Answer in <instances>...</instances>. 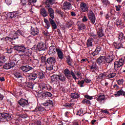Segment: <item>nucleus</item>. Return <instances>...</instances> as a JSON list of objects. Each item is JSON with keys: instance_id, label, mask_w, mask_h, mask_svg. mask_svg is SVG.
Wrapping results in <instances>:
<instances>
[{"instance_id": "1", "label": "nucleus", "mask_w": 125, "mask_h": 125, "mask_svg": "<svg viewBox=\"0 0 125 125\" xmlns=\"http://www.w3.org/2000/svg\"><path fill=\"white\" fill-rule=\"evenodd\" d=\"M39 87L41 91H44V92L39 93L38 94V97L41 99H46V97H51L52 96V94L50 92H47L46 91H49L51 90L52 87L48 84H46L44 83H40L39 85Z\"/></svg>"}, {"instance_id": "2", "label": "nucleus", "mask_w": 125, "mask_h": 125, "mask_svg": "<svg viewBox=\"0 0 125 125\" xmlns=\"http://www.w3.org/2000/svg\"><path fill=\"white\" fill-rule=\"evenodd\" d=\"M63 74L65 77H66V78H67V79H68V80L70 78H72V77L73 79L75 80V81L78 80V79L77 78V76H76V74H75V73L73 72V71H70V70H69V69L68 68H66L64 70Z\"/></svg>"}, {"instance_id": "3", "label": "nucleus", "mask_w": 125, "mask_h": 125, "mask_svg": "<svg viewBox=\"0 0 125 125\" xmlns=\"http://www.w3.org/2000/svg\"><path fill=\"white\" fill-rule=\"evenodd\" d=\"M125 64V57H122L120 59L119 61H116L114 62V69L116 71H119L124 64Z\"/></svg>"}, {"instance_id": "4", "label": "nucleus", "mask_w": 125, "mask_h": 125, "mask_svg": "<svg viewBox=\"0 0 125 125\" xmlns=\"http://www.w3.org/2000/svg\"><path fill=\"white\" fill-rule=\"evenodd\" d=\"M87 15L89 20H90V23H91V24H93V25H95V26H96V17H95V14H94L93 11H92V10H89Z\"/></svg>"}, {"instance_id": "5", "label": "nucleus", "mask_w": 125, "mask_h": 125, "mask_svg": "<svg viewBox=\"0 0 125 125\" xmlns=\"http://www.w3.org/2000/svg\"><path fill=\"white\" fill-rule=\"evenodd\" d=\"M32 49L33 50H39V51H42V50H45L46 49V45L42 42L38 43L37 45H34Z\"/></svg>"}, {"instance_id": "6", "label": "nucleus", "mask_w": 125, "mask_h": 125, "mask_svg": "<svg viewBox=\"0 0 125 125\" xmlns=\"http://www.w3.org/2000/svg\"><path fill=\"white\" fill-rule=\"evenodd\" d=\"M26 48V47L23 45H21L19 46H16L15 48V50H16V53L19 54L21 57H22L24 52H25Z\"/></svg>"}, {"instance_id": "7", "label": "nucleus", "mask_w": 125, "mask_h": 125, "mask_svg": "<svg viewBox=\"0 0 125 125\" xmlns=\"http://www.w3.org/2000/svg\"><path fill=\"white\" fill-rule=\"evenodd\" d=\"M11 114L8 113H0V120H2V119H5L6 121L8 122L11 119Z\"/></svg>"}, {"instance_id": "8", "label": "nucleus", "mask_w": 125, "mask_h": 125, "mask_svg": "<svg viewBox=\"0 0 125 125\" xmlns=\"http://www.w3.org/2000/svg\"><path fill=\"white\" fill-rule=\"evenodd\" d=\"M22 6L25 5H32L37 2V0H21Z\"/></svg>"}, {"instance_id": "9", "label": "nucleus", "mask_w": 125, "mask_h": 125, "mask_svg": "<svg viewBox=\"0 0 125 125\" xmlns=\"http://www.w3.org/2000/svg\"><path fill=\"white\" fill-rule=\"evenodd\" d=\"M18 104L23 108L29 106V102L28 100L22 98L19 101Z\"/></svg>"}, {"instance_id": "10", "label": "nucleus", "mask_w": 125, "mask_h": 125, "mask_svg": "<svg viewBox=\"0 0 125 125\" xmlns=\"http://www.w3.org/2000/svg\"><path fill=\"white\" fill-rule=\"evenodd\" d=\"M80 9L82 12H87L88 11V5L85 2L80 3Z\"/></svg>"}, {"instance_id": "11", "label": "nucleus", "mask_w": 125, "mask_h": 125, "mask_svg": "<svg viewBox=\"0 0 125 125\" xmlns=\"http://www.w3.org/2000/svg\"><path fill=\"white\" fill-rule=\"evenodd\" d=\"M15 66V62H9L8 63H6L3 66L4 70H9L11 68H13Z\"/></svg>"}, {"instance_id": "12", "label": "nucleus", "mask_w": 125, "mask_h": 125, "mask_svg": "<svg viewBox=\"0 0 125 125\" xmlns=\"http://www.w3.org/2000/svg\"><path fill=\"white\" fill-rule=\"evenodd\" d=\"M32 50L26 48L23 53V54L21 56V58H27V57H30V56H32Z\"/></svg>"}, {"instance_id": "13", "label": "nucleus", "mask_w": 125, "mask_h": 125, "mask_svg": "<svg viewBox=\"0 0 125 125\" xmlns=\"http://www.w3.org/2000/svg\"><path fill=\"white\" fill-rule=\"evenodd\" d=\"M39 34H40V30L39 29L31 26L30 28V35L32 36H38Z\"/></svg>"}, {"instance_id": "14", "label": "nucleus", "mask_w": 125, "mask_h": 125, "mask_svg": "<svg viewBox=\"0 0 125 125\" xmlns=\"http://www.w3.org/2000/svg\"><path fill=\"white\" fill-rule=\"evenodd\" d=\"M50 82L52 83H59V75L54 74L51 76Z\"/></svg>"}, {"instance_id": "15", "label": "nucleus", "mask_w": 125, "mask_h": 125, "mask_svg": "<svg viewBox=\"0 0 125 125\" xmlns=\"http://www.w3.org/2000/svg\"><path fill=\"white\" fill-rule=\"evenodd\" d=\"M46 62L48 64L54 65L56 63V59L53 57H50L47 59Z\"/></svg>"}, {"instance_id": "16", "label": "nucleus", "mask_w": 125, "mask_h": 125, "mask_svg": "<svg viewBox=\"0 0 125 125\" xmlns=\"http://www.w3.org/2000/svg\"><path fill=\"white\" fill-rule=\"evenodd\" d=\"M87 48H91L93 47V39L92 38H89L86 42Z\"/></svg>"}, {"instance_id": "17", "label": "nucleus", "mask_w": 125, "mask_h": 125, "mask_svg": "<svg viewBox=\"0 0 125 125\" xmlns=\"http://www.w3.org/2000/svg\"><path fill=\"white\" fill-rule=\"evenodd\" d=\"M57 48H56V47L55 46L52 45V46H50L49 48V54L54 55V54H56V52H57Z\"/></svg>"}, {"instance_id": "18", "label": "nucleus", "mask_w": 125, "mask_h": 125, "mask_svg": "<svg viewBox=\"0 0 125 125\" xmlns=\"http://www.w3.org/2000/svg\"><path fill=\"white\" fill-rule=\"evenodd\" d=\"M18 14V12H8L6 14L7 17L8 18H10L12 19V18H15L17 15Z\"/></svg>"}, {"instance_id": "19", "label": "nucleus", "mask_w": 125, "mask_h": 125, "mask_svg": "<svg viewBox=\"0 0 125 125\" xmlns=\"http://www.w3.org/2000/svg\"><path fill=\"white\" fill-rule=\"evenodd\" d=\"M77 25L78 26V29L79 30V31L84 30V29H85L86 28L85 25L84 24V23L81 21H77Z\"/></svg>"}, {"instance_id": "20", "label": "nucleus", "mask_w": 125, "mask_h": 125, "mask_svg": "<svg viewBox=\"0 0 125 125\" xmlns=\"http://www.w3.org/2000/svg\"><path fill=\"white\" fill-rule=\"evenodd\" d=\"M48 14L49 16L51 18V19H54V10L51 7H49L48 8Z\"/></svg>"}, {"instance_id": "21", "label": "nucleus", "mask_w": 125, "mask_h": 125, "mask_svg": "<svg viewBox=\"0 0 125 125\" xmlns=\"http://www.w3.org/2000/svg\"><path fill=\"white\" fill-rule=\"evenodd\" d=\"M49 21L50 24H51L52 26V30H56V29H57V25H56V23L54 22V20H53V19L49 18Z\"/></svg>"}, {"instance_id": "22", "label": "nucleus", "mask_w": 125, "mask_h": 125, "mask_svg": "<svg viewBox=\"0 0 125 125\" xmlns=\"http://www.w3.org/2000/svg\"><path fill=\"white\" fill-rule=\"evenodd\" d=\"M63 6L64 9H68V10H69V9L72 8V4H71L69 2L65 1L63 3Z\"/></svg>"}, {"instance_id": "23", "label": "nucleus", "mask_w": 125, "mask_h": 125, "mask_svg": "<svg viewBox=\"0 0 125 125\" xmlns=\"http://www.w3.org/2000/svg\"><path fill=\"white\" fill-rule=\"evenodd\" d=\"M37 72H33L31 74H29L28 76V79L30 81H35L37 79Z\"/></svg>"}, {"instance_id": "24", "label": "nucleus", "mask_w": 125, "mask_h": 125, "mask_svg": "<svg viewBox=\"0 0 125 125\" xmlns=\"http://www.w3.org/2000/svg\"><path fill=\"white\" fill-rule=\"evenodd\" d=\"M57 53L58 57H59V59L62 60L63 58H64V55L63 54V52L61 50V49L59 48H57Z\"/></svg>"}, {"instance_id": "25", "label": "nucleus", "mask_w": 125, "mask_h": 125, "mask_svg": "<svg viewBox=\"0 0 125 125\" xmlns=\"http://www.w3.org/2000/svg\"><path fill=\"white\" fill-rule=\"evenodd\" d=\"M114 56H110L108 55L107 57L105 58V62L106 63H108V64H110V63H112L113 62V60H114V57H113Z\"/></svg>"}, {"instance_id": "26", "label": "nucleus", "mask_w": 125, "mask_h": 125, "mask_svg": "<svg viewBox=\"0 0 125 125\" xmlns=\"http://www.w3.org/2000/svg\"><path fill=\"white\" fill-rule=\"evenodd\" d=\"M21 35H22V31H21L20 30H17L15 33V35L12 38V40L13 41V40H16V39H18V36H21Z\"/></svg>"}, {"instance_id": "27", "label": "nucleus", "mask_w": 125, "mask_h": 125, "mask_svg": "<svg viewBox=\"0 0 125 125\" xmlns=\"http://www.w3.org/2000/svg\"><path fill=\"white\" fill-rule=\"evenodd\" d=\"M21 70L23 72L26 73L27 72H29V71H31V70H33V67L29 65L23 66L21 67Z\"/></svg>"}, {"instance_id": "28", "label": "nucleus", "mask_w": 125, "mask_h": 125, "mask_svg": "<svg viewBox=\"0 0 125 125\" xmlns=\"http://www.w3.org/2000/svg\"><path fill=\"white\" fill-rule=\"evenodd\" d=\"M37 78L39 79V80H42V79H44L45 78V75H44V73L43 72H36Z\"/></svg>"}, {"instance_id": "29", "label": "nucleus", "mask_w": 125, "mask_h": 125, "mask_svg": "<svg viewBox=\"0 0 125 125\" xmlns=\"http://www.w3.org/2000/svg\"><path fill=\"white\" fill-rule=\"evenodd\" d=\"M44 111H45V108L44 107H42V106H40L39 107H37L34 110H33V112H36V113H42V112H44Z\"/></svg>"}, {"instance_id": "30", "label": "nucleus", "mask_w": 125, "mask_h": 125, "mask_svg": "<svg viewBox=\"0 0 125 125\" xmlns=\"http://www.w3.org/2000/svg\"><path fill=\"white\" fill-rule=\"evenodd\" d=\"M16 81L20 83H25V78H24L22 75L17 78Z\"/></svg>"}, {"instance_id": "31", "label": "nucleus", "mask_w": 125, "mask_h": 125, "mask_svg": "<svg viewBox=\"0 0 125 125\" xmlns=\"http://www.w3.org/2000/svg\"><path fill=\"white\" fill-rule=\"evenodd\" d=\"M66 77L64 75H59V83L61 82V83H66Z\"/></svg>"}, {"instance_id": "32", "label": "nucleus", "mask_w": 125, "mask_h": 125, "mask_svg": "<svg viewBox=\"0 0 125 125\" xmlns=\"http://www.w3.org/2000/svg\"><path fill=\"white\" fill-rule=\"evenodd\" d=\"M113 45H114V47L115 48H116L117 49H120V48H123V44L121 42L120 43L114 42L113 43Z\"/></svg>"}, {"instance_id": "33", "label": "nucleus", "mask_w": 125, "mask_h": 125, "mask_svg": "<svg viewBox=\"0 0 125 125\" xmlns=\"http://www.w3.org/2000/svg\"><path fill=\"white\" fill-rule=\"evenodd\" d=\"M24 85L28 87V88H30V89H33L34 88V84L31 82H24Z\"/></svg>"}, {"instance_id": "34", "label": "nucleus", "mask_w": 125, "mask_h": 125, "mask_svg": "<svg viewBox=\"0 0 125 125\" xmlns=\"http://www.w3.org/2000/svg\"><path fill=\"white\" fill-rule=\"evenodd\" d=\"M66 63L69 66H73V60L71 58L70 56H68L66 58Z\"/></svg>"}, {"instance_id": "35", "label": "nucleus", "mask_w": 125, "mask_h": 125, "mask_svg": "<svg viewBox=\"0 0 125 125\" xmlns=\"http://www.w3.org/2000/svg\"><path fill=\"white\" fill-rule=\"evenodd\" d=\"M124 35V34L123 33H120L119 34L118 41L120 42L123 43L125 42V36Z\"/></svg>"}, {"instance_id": "36", "label": "nucleus", "mask_w": 125, "mask_h": 125, "mask_svg": "<svg viewBox=\"0 0 125 125\" xmlns=\"http://www.w3.org/2000/svg\"><path fill=\"white\" fill-rule=\"evenodd\" d=\"M40 13L41 15L43 16V17H46L48 15V14L47 12H46V11H45V9L44 8H42L40 10Z\"/></svg>"}, {"instance_id": "37", "label": "nucleus", "mask_w": 125, "mask_h": 125, "mask_svg": "<svg viewBox=\"0 0 125 125\" xmlns=\"http://www.w3.org/2000/svg\"><path fill=\"white\" fill-rule=\"evenodd\" d=\"M97 62L98 64H101L102 62H105V56H100L99 58L97 60Z\"/></svg>"}, {"instance_id": "38", "label": "nucleus", "mask_w": 125, "mask_h": 125, "mask_svg": "<svg viewBox=\"0 0 125 125\" xmlns=\"http://www.w3.org/2000/svg\"><path fill=\"white\" fill-rule=\"evenodd\" d=\"M70 96L72 99H79V98L80 97V95L77 93H71Z\"/></svg>"}, {"instance_id": "39", "label": "nucleus", "mask_w": 125, "mask_h": 125, "mask_svg": "<svg viewBox=\"0 0 125 125\" xmlns=\"http://www.w3.org/2000/svg\"><path fill=\"white\" fill-rule=\"evenodd\" d=\"M90 70H96L97 69V64L95 62H92V64L89 65Z\"/></svg>"}, {"instance_id": "40", "label": "nucleus", "mask_w": 125, "mask_h": 125, "mask_svg": "<svg viewBox=\"0 0 125 125\" xmlns=\"http://www.w3.org/2000/svg\"><path fill=\"white\" fill-rule=\"evenodd\" d=\"M96 100L98 101V102H102L103 100H105V95H100L97 97Z\"/></svg>"}, {"instance_id": "41", "label": "nucleus", "mask_w": 125, "mask_h": 125, "mask_svg": "<svg viewBox=\"0 0 125 125\" xmlns=\"http://www.w3.org/2000/svg\"><path fill=\"white\" fill-rule=\"evenodd\" d=\"M46 65V69L48 71H52V70H53V66H54L53 64H50L49 63H45Z\"/></svg>"}, {"instance_id": "42", "label": "nucleus", "mask_w": 125, "mask_h": 125, "mask_svg": "<svg viewBox=\"0 0 125 125\" xmlns=\"http://www.w3.org/2000/svg\"><path fill=\"white\" fill-rule=\"evenodd\" d=\"M116 75L117 73L115 72L110 73L107 75V79H108V80H111V79H113V78H115Z\"/></svg>"}, {"instance_id": "43", "label": "nucleus", "mask_w": 125, "mask_h": 125, "mask_svg": "<svg viewBox=\"0 0 125 125\" xmlns=\"http://www.w3.org/2000/svg\"><path fill=\"white\" fill-rule=\"evenodd\" d=\"M5 61H6V59H5V57L4 56L0 57V67L2 66V64H3Z\"/></svg>"}, {"instance_id": "44", "label": "nucleus", "mask_w": 125, "mask_h": 125, "mask_svg": "<svg viewBox=\"0 0 125 125\" xmlns=\"http://www.w3.org/2000/svg\"><path fill=\"white\" fill-rule=\"evenodd\" d=\"M53 102L50 100H47L45 103L43 104L44 106H48L49 105H52Z\"/></svg>"}, {"instance_id": "45", "label": "nucleus", "mask_w": 125, "mask_h": 125, "mask_svg": "<svg viewBox=\"0 0 125 125\" xmlns=\"http://www.w3.org/2000/svg\"><path fill=\"white\" fill-rule=\"evenodd\" d=\"M56 0H45V4H54Z\"/></svg>"}, {"instance_id": "46", "label": "nucleus", "mask_w": 125, "mask_h": 125, "mask_svg": "<svg viewBox=\"0 0 125 125\" xmlns=\"http://www.w3.org/2000/svg\"><path fill=\"white\" fill-rule=\"evenodd\" d=\"M115 95L116 97L121 96V95L124 96V90H120L118 91L116 94H115Z\"/></svg>"}, {"instance_id": "47", "label": "nucleus", "mask_w": 125, "mask_h": 125, "mask_svg": "<svg viewBox=\"0 0 125 125\" xmlns=\"http://www.w3.org/2000/svg\"><path fill=\"white\" fill-rule=\"evenodd\" d=\"M102 4L104 6H107V5H109V4H110V2L108 0H103Z\"/></svg>"}, {"instance_id": "48", "label": "nucleus", "mask_w": 125, "mask_h": 125, "mask_svg": "<svg viewBox=\"0 0 125 125\" xmlns=\"http://www.w3.org/2000/svg\"><path fill=\"white\" fill-rule=\"evenodd\" d=\"M39 63H40L39 60L34 59L32 61V63L34 65V66H39Z\"/></svg>"}, {"instance_id": "49", "label": "nucleus", "mask_w": 125, "mask_h": 125, "mask_svg": "<svg viewBox=\"0 0 125 125\" xmlns=\"http://www.w3.org/2000/svg\"><path fill=\"white\" fill-rule=\"evenodd\" d=\"M56 12H57L58 14H60L61 17H63V16H64V12H63L62 11L57 9L56 10Z\"/></svg>"}, {"instance_id": "50", "label": "nucleus", "mask_w": 125, "mask_h": 125, "mask_svg": "<svg viewBox=\"0 0 125 125\" xmlns=\"http://www.w3.org/2000/svg\"><path fill=\"white\" fill-rule=\"evenodd\" d=\"M14 76L15 80H16L17 79H18V78H19V77L22 76V74H21V73L19 72H15L14 73Z\"/></svg>"}, {"instance_id": "51", "label": "nucleus", "mask_w": 125, "mask_h": 125, "mask_svg": "<svg viewBox=\"0 0 125 125\" xmlns=\"http://www.w3.org/2000/svg\"><path fill=\"white\" fill-rule=\"evenodd\" d=\"M83 104H87V105H90V101L86 99H84L82 101Z\"/></svg>"}, {"instance_id": "52", "label": "nucleus", "mask_w": 125, "mask_h": 125, "mask_svg": "<svg viewBox=\"0 0 125 125\" xmlns=\"http://www.w3.org/2000/svg\"><path fill=\"white\" fill-rule=\"evenodd\" d=\"M78 84L80 85V87H83V83H84V80H81L78 81Z\"/></svg>"}, {"instance_id": "53", "label": "nucleus", "mask_w": 125, "mask_h": 125, "mask_svg": "<svg viewBox=\"0 0 125 125\" xmlns=\"http://www.w3.org/2000/svg\"><path fill=\"white\" fill-rule=\"evenodd\" d=\"M83 114V109H79L77 111V115L78 116H82Z\"/></svg>"}, {"instance_id": "54", "label": "nucleus", "mask_w": 125, "mask_h": 125, "mask_svg": "<svg viewBox=\"0 0 125 125\" xmlns=\"http://www.w3.org/2000/svg\"><path fill=\"white\" fill-rule=\"evenodd\" d=\"M97 35L99 36V37H102L103 36H104V34H103V32H102V29H100L98 32H97Z\"/></svg>"}, {"instance_id": "55", "label": "nucleus", "mask_w": 125, "mask_h": 125, "mask_svg": "<svg viewBox=\"0 0 125 125\" xmlns=\"http://www.w3.org/2000/svg\"><path fill=\"white\" fill-rule=\"evenodd\" d=\"M42 33L43 34L44 36H49V32H48V31L46 29H43Z\"/></svg>"}, {"instance_id": "56", "label": "nucleus", "mask_w": 125, "mask_h": 125, "mask_svg": "<svg viewBox=\"0 0 125 125\" xmlns=\"http://www.w3.org/2000/svg\"><path fill=\"white\" fill-rule=\"evenodd\" d=\"M72 105H73V103H67L65 104L63 106L64 107H69V108H72Z\"/></svg>"}, {"instance_id": "57", "label": "nucleus", "mask_w": 125, "mask_h": 125, "mask_svg": "<svg viewBox=\"0 0 125 125\" xmlns=\"http://www.w3.org/2000/svg\"><path fill=\"white\" fill-rule=\"evenodd\" d=\"M117 82L118 84H119V85H121V84H123L124 83H125V80L124 79H119L117 80Z\"/></svg>"}, {"instance_id": "58", "label": "nucleus", "mask_w": 125, "mask_h": 125, "mask_svg": "<svg viewBox=\"0 0 125 125\" xmlns=\"http://www.w3.org/2000/svg\"><path fill=\"white\" fill-rule=\"evenodd\" d=\"M41 62H42V63H45V64L47 63V62H46V58L45 57H41Z\"/></svg>"}, {"instance_id": "59", "label": "nucleus", "mask_w": 125, "mask_h": 125, "mask_svg": "<svg viewBox=\"0 0 125 125\" xmlns=\"http://www.w3.org/2000/svg\"><path fill=\"white\" fill-rule=\"evenodd\" d=\"M116 10V11H120L121 8H122V5H118L115 6Z\"/></svg>"}, {"instance_id": "60", "label": "nucleus", "mask_w": 125, "mask_h": 125, "mask_svg": "<svg viewBox=\"0 0 125 125\" xmlns=\"http://www.w3.org/2000/svg\"><path fill=\"white\" fill-rule=\"evenodd\" d=\"M122 21L120 20H117V21H116V25L117 26H118L119 27H120V26H121L122 25Z\"/></svg>"}, {"instance_id": "61", "label": "nucleus", "mask_w": 125, "mask_h": 125, "mask_svg": "<svg viewBox=\"0 0 125 125\" xmlns=\"http://www.w3.org/2000/svg\"><path fill=\"white\" fill-rule=\"evenodd\" d=\"M71 115V112H69V111H66L65 112V113H64V116L65 117H66V118H69V117H70Z\"/></svg>"}, {"instance_id": "62", "label": "nucleus", "mask_w": 125, "mask_h": 125, "mask_svg": "<svg viewBox=\"0 0 125 125\" xmlns=\"http://www.w3.org/2000/svg\"><path fill=\"white\" fill-rule=\"evenodd\" d=\"M84 97L86 98V99H88L89 100H91L93 98L92 97V96H89V95H85Z\"/></svg>"}, {"instance_id": "63", "label": "nucleus", "mask_w": 125, "mask_h": 125, "mask_svg": "<svg viewBox=\"0 0 125 125\" xmlns=\"http://www.w3.org/2000/svg\"><path fill=\"white\" fill-rule=\"evenodd\" d=\"M95 50L99 53V52H100V51H101V47L100 45H97Z\"/></svg>"}, {"instance_id": "64", "label": "nucleus", "mask_w": 125, "mask_h": 125, "mask_svg": "<svg viewBox=\"0 0 125 125\" xmlns=\"http://www.w3.org/2000/svg\"><path fill=\"white\" fill-rule=\"evenodd\" d=\"M85 82V83H90V82H91V80L90 79H88V78H85L84 79V82Z\"/></svg>"}]
</instances>
